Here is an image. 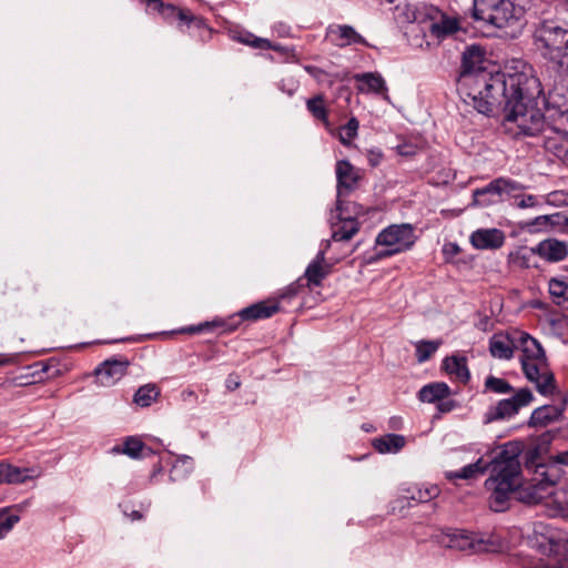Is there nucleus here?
I'll list each match as a JSON object with an SVG mask.
<instances>
[{"label":"nucleus","mask_w":568,"mask_h":568,"mask_svg":"<svg viewBox=\"0 0 568 568\" xmlns=\"http://www.w3.org/2000/svg\"><path fill=\"white\" fill-rule=\"evenodd\" d=\"M485 390L496 394H509L513 392V386L503 378L489 375L485 381Z\"/></svg>","instance_id":"36"},{"label":"nucleus","mask_w":568,"mask_h":568,"mask_svg":"<svg viewBox=\"0 0 568 568\" xmlns=\"http://www.w3.org/2000/svg\"><path fill=\"white\" fill-rule=\"evenodd\" d=\"M470 243L477 250H497L505 243V234L498 229H479L471 233Z\"/></svg>","instance_id":"15"},{"label":"nucleus","mask_w":568,"mask_h":568,"mask_svg":"<svg viewBox=\"0 0 568 568\" xmlns=\"http://www.w3.org/2000/svg\"><path fill=\"white\" fill-rule=\"evenodd\" d=\"M440 493V489L436 485H430L426 488H415L412 494L408 496H404V499L414 500L417 503H427L433 498L437 497Z\"/></svg>","instance_id":"35"},{"label":"nucleus","mask_w":568,"mask_h":568,"mask_svg":"<svg viewBox=\"0 0 568 568\" xmlns=\"http://www.w3.org/2000/svg\"><path fill=\"white\" fill-rule=\"evenodd\" d=\"M442 367L450 377L463 384H467L470 379L467 359L464 356H447L444 358Z\"/></svg>","instance_id":"22"},{"label":"nucleus","mask_w":568,"mask_h":568,"mask_svg":"<svg viewBox=\"0 0 568 568\" xmlns=\"http://www.w3.org/2000/svg\"><path fill=\"white\" fill-rule=\"evenodd\" d=\"M525 186L509 178H497L487 185L473 191V204L487 207L504 202L515 192H521Z\"/></svg>","instance_id":"7"},{"label":"nucleus","mask_w":568,"mask_h":568,"mask_svg":"<svg viewBox=\"0 0 568 568\" xmlns=\"http://www.w3.org/2000/svg\"><path fill=\"white\" fill-rule=\"evenodd\" d=\"M440 341H420L416 344V358L418 363L428 361L440 346Z\"/></svg>","instance_id":"34"},{"label":"nucleus","mask_w":568,"mask_h":568,"mask_svg":"<svg viewBox=\"0 0 568 568\" xmlns=\"http://www.w3.org/2000/svg\"><path fill=\"white\" fill-rule=\"evenodd\" d=\"M399 153H400V154H408V152L403 151V149H402V148H399Z\"/></svg>","instance_id":"50"},{"label":"nucleus","mask_w":568,"mask_h":568,"mask_svg":"<svg viewBox=\"0 0 568 568\" xmlns=\"http://www.w3.org/2000/svg\"><path fill=\"white\" fill-rule=\"evenodd\" d=\"M149 6H151L154 10H156L158 7H163V2L161 0H143Z\"/></svg>","instance_id":"47"},{"label":"nucleus","mask_w":568,"mask_h":568,"mask_svg":"<svg viewBox=\"0 0 568 568\" xmlns=\"http://www.w3.org/2000/svg\"><path fill=\"white\" fill-rule=\"evenodd\" d=\"M534 399L529 388H520L513 397L499 400L495 406L489 407L485 414V422L491 423L499 419L510 418L520 408L528 406Z\"/></svg>","instance_id":"11"},{"label":"nucleus","mask_w":568,"mask_h":568,"mask_svg":"<svg viewBox=\"0 0 568 568\" xmlns=\"http://www.w3.org/2000/svg\"><path fill=\"white\" fill-rule=\"evenodd\" d=\"M308 112L326 128L329 126L328 111L325 105V98L323 94H317L306 101Z\"/></svg>","instance_id":"26"},{"label":"nucleus","mask_w":568,"mask_h":568,"mask_svg":"<svg viewBox=\"0 0 568 568\" xmlns=\"http://www.w3.org/2000/svg\"><path fill=\"white\" fill-rule=\"evenodd\" d=\"M475 21L483 22L485 26L494 29H506L514 27L518 23L520 29L519 17L515 3L511 0H504L498 3H493L488 9H480L473 11Z\"/></svg>","instance_id":"9"},{"label":"nucleus","mask_w":568,"mask_h":568,"mask_svg":"<svg viewBox=\"0 0 568 568\" xmlns=\"http://www.w3.org/2000/svg\"><path fill=\"white\" fill-rule=\"evenodd\" d=\"M160 471H161V467H159V468L153 473L152 477H153V476H155V474H156V473H160Z\"/></svg>","instance_id":"51"},{"label":"nucleus","mask_w":568,"mask_h":568,"mask_svg":"<svg viewBox=\"0 0 568 568\" xmlns=\"http://www.w3.org/2000/svg\"><path fill=\"white\" fill-rule=\"evenodd\" d=\"M342 224L333 230L332 239L336 242L351 240L358 231L359 223L355 219L342 217Z\"/></svg>","instance_id":"27"},{"label":"nucleus","mask_w":568,"mask_h":568,"mask_svg":"<svg viewBox=\"0 0 568 568\" xmlns=\"http://www.w3.org/2000/svg\"><path fill=\"white\" fill-rule=\"evenodd\" d=\"M442 544L447 548L467 554L488 552L496 549V544L489 538L467 530H454L446 534Z\"/></svg>","instance_id":"10"},{"label":"nucleus","mask_w":568,"mask_h":568,"mask_svg":"<svg viewBox=\"0 0 568 568\" xmlns=\"http://www.w3.org/2000/svg\"><path fill=\"white\" fill-rule=\"evenodd\" d=\"M523 446L518 442L506 443L489 463L479 458L476 463L464 466L458 471H447L448 480L474 479L484 475L490 467V476L485 481L489 495V508L496 513L508 508L510 496L526 504H539L554 494L560 479L557 465L537 464L534 477L523 484L520 455Z\"/></svg>","instance_id":"1"},{"label":"nucleus","mask_w":568,"mask_h":568,"mask_svg":"<svg viewBox=\"0 0 568 568\" xmlns=\"http://www.w3.org/2000/svg\"><path fill=\"white\" fill-rule=\"evenodd\" d=\"M561 568H568V562L567 564H562Z\"/></svg>","instance_id":"52"},{"label":"nucleus","mask_w":568,"mask_h":568,"mask_svg":"<svg viewBox=\"0 0 568 568\" xmlns=\"http://www.w3.org/2000/svg\"><path fill=\"white\" fill-rule=\"evenodd\" d=\"M226 387L230 390H234L237 387H240V382L239 381H233L232 378H229L227 382H226Z\"/></svg>","instance_id":"46"},{"label":"nucleus","mask_w":568,"mask_h":568,"mask_svg":"<svg viewBox=\"0 0 568 568\" xmlns=\"http://www.w3.org/2000/svg\"><path fill=\"white\" fill-rule=\"evenodd\" d=\"M535 251L537 255L548 262H560L568 255V245L566 242L556 239H549L540 242Z\"/></svg>","instance_id":"19"},{"label":"nucleus","mask_w":568,"mask_h":568,"mask_svg":"<svg viewBox=\"0 0 568 568\" xmlns=\"http://www.w3.org/2000/svg\"><path fill=\"white\" fill-rule=\"evenodd\" d=\"M354 79L361 92L382 94L385 100H388L386 82L379 73H359L355 74Z\"/></svg>","instance_id":"20"},{"label":"nucleus","mask_w":568,"mask_h":568,"mask_svg":"<svg viewBox=\"0 0 568 568\" xmlns=\"http://www.w3.org/2000/svg\"><path fill=\"white\" fill-rule=\"evenodd\" d=\"M534 44L560 82H568V28L544 20L535 29Z\"/></svg>","instance_id":"4"},{"label":"nucleus","mask_w":568,"mask_h":568,"mask_svg":"<svg viewBox=\"0 0 568 568\" xmlns=\"http://www.w3.org/2000/svg\"><path fill=\"white\" fill-rule=\"evenodd\" d=\"M519 344L520 363L526 378L536 385L541 395H551L556 389V381L542 346L527 333L520 334Z\"/></svg>","instance_id":"5"},{"label":"nucleus","mask_w":568,"mask_h":568,"mask_svg":"<svg viewBox=\"0 0 568 568\" xmlns=\"http://www.w3.org/2000/svg\"><path fill=\"white\" fill-rule=\"evenodd\" d=\"M554 462L555 464L568 466V450L557 454L554 457Z\"/></svg>","instance_id":"44"},{"label":"nucleus","mask_w":568,"mask_h":568,"mask_svg":"<svg viewBox=\"0 0 568 568\" xmlns=\"http://www.w3.org/2000/svg\"><path fill=\"white\" fill-rule=\"evenodd\" d=\"M18 515H6L4 510H0V539H2L19 521Z\"/></svg>","instance_id":"41"},{"label":"nucleus","mask_w":568,"mask_h":568,"mask_svg":"<svg viewBox=\"0 0 568 568\" xmlns=\"http://www.w3.org/2000/svg\"><path fill=\"white\" fill-rule=\"evenodd\" d=\"M455 402L452 399H443L437 404V408L440 413H449L455 408Z\"/></svg>","instance_id":"43"},{"label":"nucleus","mask_w":568,"mask_h":568,"mask_svg":"<svg viewBox=\"0 0 568 568\" xmlns=\"http://www.w3.org/2000/svg\"><path fill=\"white\" fill-rule=\"evenodd\" d=\"M516 201V205L520 209L534 207L538 204L537 196L531 194H521L520 192L513 193L509 199Z\"/></svg>","instance_id":"42"},{"label":"nucleus","mask_w":568,"mask_h":568,"mask_svg":"<svg viewBox=\"0 0 568 568\" xmlns=\"http://www.w3.org/2000/svg\"><path fill=\"white\" fill-rule=\"evenodd\" d=\"M338 196L347 194L356 187L361 175L358 171L346 160L336 163Z\"/></svg>","instance_id":"16"},{"label":"nucleus","mask_w":568,"mask_h":568,"mask_svg":"<svg viewBox=\"0 0 568 568\" xmlns=\"http://www.w3.org/2000/svg\"><path fill=\"white\" fill-rule=\"evenodd\" d=\"M322 246H323V248H322V250H324V251L326 252V251L329 248V246H331V241H329V240L324 241V242L322 243Z\"/></svg>","instance_id":"49"},{"label":"nucleus","mask_w":568,"mask_h":568,"mask_svg":"<svg viewBox=\"0 0 568 568\" xmlns=\"http://www.w3.org/2000/svg\"><path fill=\"white\" fill-rule=\"evenodd\" d=\"M557 416V408L551 405H545L536 408L530 418L529 426L538 427V426H547L550 422H552Z\"/></svg>","instance_id":"28"},{"label":"nucleus","mask_w":568,"mask_h":568,"mask_svg":"<svg viewBox=\"0 0 568 568\" xmlns=\"http://www.w3.org/2000/svg\"><path fill=\"white\" fill-rule=\"evenodd\" d=\"M40 475L41 471L36 468H20L0 463V484H22L29 479L38 478Z\"/></svg>","instance_id":"17"},{"label":"nucleus","mask_w":568,"mask_h":568,"mask_svg":"<svg viewBox=\"0 0 568 568\" xmlns=\"http://www.w3.org/2000/svg\"><path fill=\"white\" fill-rule=\"evenodd\" d=\"M389 3L394 2L395 0H387Z\"/></svg>","instance_id":"55"},{"label":"nucleus","mask_w":568,"mask_h":568,"mask_svg":"<svg viewBox=\"0 0 568 568\" xmlns=\"http://www.w3.org/2000/svg\"><path fill=\"white\" fill-rule=\"evenodd\" d=\"M329 38L337 47H346L352 44L366 45L365 39L356 32V30L347 24L336 26L329 30Z\"/></svg>","instance_id":"21"},{"label":"nucleus","mask_w":568,"mask_h":568,"mask_svg":"<svg viewBox=\"0 0 568 568\" xmlns=\"http://www.w3.org/2000/svg\"><path fill=\"white\" fill-rule=\"evenodd\" d=\"M128 366L125 358L105 361L94 371L98 383L104 387L113 386L126 374Z\"/></svg>","instance_id":"14"},{"label":"nucleus","mask_w":568,"mask_h":568,"mask_svg":"<svg viewBox=\"0 0 568 568\" xmlns=\"http://www.w3.org/2000/svg\"><path fill=\"white\" fill-rule=\"evenodd\" d=\"M555 84L554 89H550L544 98L548 118L559 121L561 124L568 123V95L564 92L566 82H560L555 74Z\"/></svg>","instance_id":"13"},{"label":"nucleus","mask_w":568,"mask_h":568,"mask_svg":"<svg viewBox=\"0 0 568 568\" xmlns=\"http://www.w3.org/2000/svg\"><path fill=\"white\" fill-rule=\"evenodd\" d=\"M415 230L412 224H393L381 231L376 244L389 247L378 254V258L392 256L409 250L416 242Z\"/></svg>","instance_id":"8"},{"label":"nucleus","mask_w":568,"mask_h":568,"mask_svg":"<svg viewBox=\"0 0 568 568\" xmlns=\"http://www.w3.org/2000/svg\"><path fill=\"white\" fill-rule=\"evenodd\" d=\"M491 356L499 359H510L514 354V344L507 335L495 334L489 339Z\"/></svg>","instance_id":"25"},{"label":"nucleus","mask_w":568,"mask_h":568,"mask_svg":"<svg viewBox=\"0 0 568 568\" xmlns=\"http://www.w3.org/2000/svg\"><path fill=\"white\" fill-rule=\"evenodd\" d=\"M525 81L518 89H508L504 92L499 104L491 108L490 112L481 114L493 116L504 113L505 121L514 124L516 135L531 136L538 140L544 130L549 125L535 99L542 92L538 78L525 73Z\"/></svg>","instance_id":"3"},{"label":"nucleus","mask_w":568,"mask_h":568,"mask_svg":"<svg viewBox=\"0 0 568 568\" xmlns=\"http://www.w3.org/2000/svg\"><path fill=\"white\" fill-rule=\"evenodd\" d=\"M6 361L0 359V366L3 365Z\"/></svg>","instance_id":"54"},{"label":"nucleus","mask_w":568,"mask_h":568,"mask_svg":"<svg viewBox=\"0 0 568 568\" xmlns=\"http://www.w3.org/2000/svg\"><path fill=\"white\" fill-rule=\"evenodd\" d=\"M236 39L239 42L255 49L266 50L267 47H271L270 40L256 37L251 32H242L237 36Z\"/></svg>","instance_id":"39"},{"label":"nucleus","mask_w":568,"mask_h":568,"mask_svg":"<svg viewBox=\"0 0 568 568\" xmlns=\"http://www.w3.org/2000/svg\"><path fill=\"white\" fill-rule=\"evenodd\" d=\"M134 517L140 518L141 516L135 511V513H134Z\"/></svg>","instance_id":"53"},{"label":"nucleus","mask_w":568,"mask_h":568,"mask_svg":"<svg viewBox=\"0 0 568 568\" xmlns=\"http://www.w3.org/2000/svg\"><path fill=\"white\" fill-rule=\"evenodd\" d=\"M449 394V386L446 383L437 382L423 386L418 392V398L424 403H438L446 399Z\"/></svg>","instance_id":"24"},{"label":"nucleus","mask_w":568,"mask_h":568,"mask_svg":"<svg viewBox=\"0 0 568 568\" xmlns=\"http://www.w3.org/2000/svg\"><path fill=\"white\" fill-rule=\"evenodd\" d=\"M485 50L479 44L466 47L462 55V67L458 77V90L465 101L478 112H490L503 100V93L508 89H518L525 81V72L506 74L490 72L485 68Z\"/></svg>","instance_id":"2"},{"label":"nucleus","mask_w":568,"mask_h":568,"mask_svg":"<svg viewBox=\"0 0 568 568\" xmlns=\"http://www.w3.org/2000/svg\"><path fill=\"white\" fill-rule=\"evenodd\" d=\"M145 448L144 444L136 437H128L121 449L114 448V450L121 452L131 458H139L142 450Z\"/></svg>","instance_id":"38"},{"label":"nucleus","mask_w":568,"mask_h":568,"mask_svg":"<svg viewBox=\"0 0 568 568\" xmlns=\"http://www.w3.org/2000/svg\"><path fill=\"white\" fill-rule=\"evenodd\" d=\"M193 470V459L189 456H182L176 459L170 471V480L179 481L187 477Z\"/></svg>","instance_id":"32"},{"label":"nucleus","mask_w":568,"mask_h":568,"mask_svg":"<svg viewBox=\"0 0 568 568\" xmlns=\"http://www.w3.org/2000/svg\"><path fill=\"white\" fill-rule=\"evenodd\" d=\"M537 254L535 247H518L516 251L511 252L508 256V261L511 265L528 268L531 266L530 260Z\"/></svg>","instance_id":"31"},{"label":"nucleus","mask_w":568,"mask_h":568,"mask_svg":"<svg viewBox=\"0 0 568 568\" xmlns=\"http://www.w3.org/2000/svg\"><path fill=\"white\" fill-rule=\"evenodd\" d=\"M549 293L557 304L568 302V284L564 281L551 278L549 281Z\"/></svg>","instance_id":"37"},{"label":"nucleus","mask_w":568,"mask_h":568,"mask_svg":"<svg viewBox=\"0 0 568 568\" xmlns=\"http://www.w3.org/2000/svg\"><path fill=\"white\" fill-rule=\"evenodd\" d=\"M156 10L161 12L165 19H178L184 23H189L193 20V16L190 11L180 9L171 3H163V7H158Z\"/></svg>","instance_id":"33"},{"label":"nucleus","mask_w":568,"mask_h":568,"mask_svg":"<svg viewBox=\"0 0 568 568\" xmlns=\"http://www.w3.org/2000/svg\"><path fill=\"white\" fill-rule=\"evenodd\" d=\"M359 123L356 118H351L347 123L342 128L339 140L343 144L347 145L356 136Z\"/></svg>","instance_id":"40"},{"label":"nucleus","mask_w":568,"mask_h":568,"mask_svg":"<svg viewBox=\"0 0 568 568\" xmlns=\"http://www.w3.org/2000/svg\"><path fill=\"white\" fill-rule=\"evenodd\" d=\"M280 311V303L277 301H264L252 304L237 314L230 316L227 320L216 318L211 322H204L199 325H191L183 327L181 333L199 334L213 329H221L223 333L235 331L241 322H255L273 316Z\"/></svg>","instance_id":"6"},{"label":"nucleus","mask_w":568,"mask_h":568,"mask_svg":"<svg viewBox=\"0 0 568 568\" xmlns=\"http://www.w3.org/2000/svg\"><path fill=\"white\" fill-rule=\"evenodd\" d=\"M449 252L453 254H457L459 252V247L457 244H449Z\"/></svg>","instance_id":"48"},{"label":"nucleus","mask_w":568,"mask_h":568,"mask_svg":"<svg viewBox=\"0 0 568 568\" xmlns=\"http://www.w3.org/2000/svg\"><path fill=\"white\" fill-rule=\"evenodd\" d=\"M266 50H273V51H276V52H280L283 54H287V52L290 51L287 48H284L280 44H274L272 42H271V47H267Z\"/></svg>","instance_id":"45"},{"label":"nucleus","mask_w":568,"mask_h":568,"mask_svg":"<svg viewBox=\"0 0 568 568\" xmlns=\"http://www.w3.org/2000/svg\"><path fill=\"white\" fill-rule=\"evenodd\" d=\"M536 145L542 146L546 152L568 165V131L558 124H549L538 138Z\"/></svg>","instance_id":"12"},{"label":"nucleus","mask_w":568,"mask_h":568,"mask_svg":"<svg viewBox=\"0 0 568 568\" xmlns=\"http://www.w3.org/2000/svg\"><path fill=\"white\" fill-rule=\"evenodd\" d=\"M406 439L403 435L387 434L372 442L373 447L379 454H396L404 448Z\"/></svg>","instance_id":"23"},{"label":"nucleus","mask_w":568,"mask_h":568,"mask_svg":"<svg viewBox=\"0 0 568 568\" xmlns=\"http://www.w3.org/2000/svg\"><path fill=\"white\" fill-rule=\"evenodd\" d=\"M331 273V265L325 261V251L320 250L315 258L308 264L305 270L304 277L307 281V286H318L323 280Z\"/></svg>","instance_id":"18"},{"label":"nucleus","mask_w":568,"mask_h":568,"mask_svg":"<svg viewBox=\"0 0 568 568\" xmlns=\"http://www.w3.org/2000/svg\"><path fill=\"white\" fill-rule=\"evenodd\" d=\"M160 396V389L154 384L141 386L134 394L133 402L140 407H149Z\"/></svg>","instance_id":"29"},{"label":"nucleus","mask_w":568,"mask_h":568,"mask_svg":"<svg viewBox=\"0 0 568 568\" xmlns=\"http://www.w3.org/2000/svg\"><path fill=\"white\" fill-rule=\"evenodd\" d=\"M567 544H568V538H567Z\"/></svg>","instance_id":"56"},{"label":"nucleus","mask_w":568,"mask_h":568,"mask_svg":"<svg viewBox=\"0 0 568 568\" xmlns=\"http://www.w3.org/2000/svg\"><path fill=\"white\" fill-rule=\"evenodd\" d=\"M459 26L456 19L443 18L439 22L430 24V33L437 39H444L447 36L454 34L458 31Z\"/></svg>","instance_id":"30"}]
</instances>
